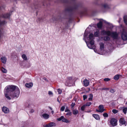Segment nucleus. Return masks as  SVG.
I'll list each match as a JSON object with an SVG mask.
<instances>
[{"label":"nucleus","instance_id":"1","mask_svg":"<svg viewBox=\"0 0 127 127\" xmlns=\"http://www.w3.org/2000/svg\"><path fill=\"white\" fill-rule=\"evenodd\" d=\"M62 2L66 6L64 10L63 11L62 13L57 16L53 17L50 19V21L53 22L54 21H61L63 19H65L69 13L74 9H77L80 6V5L76 3H72L71 0H62Z\"/></svg>","mask_w":127,"mask_h":127},{"label":"nucleus","instance_id":"2","mask_svg":"<svg viewBox=\"0 0 127 127\" xmlns=\"http://www.w3.org/2000/svg\"><path fill=\"white\" fill-rule=\"evenodd\" d=\"M10 92V96L13 98H17L20 94L19 88L16 86L11 85L5 88V92Z\"/></svg>","mask_w":127,"mask_h":127},{"label":"nucleus","instance_id":"3","mask_svg":"<svg viewBox=\"0 0 127 127\" xmlns=\"http://www.w3.org/2000/svg\"><path fill=\"white\" fill-rule=\"evenodd\" d=\"M94 36L92 33H91L89 35V37L87 38V41H85L87 46L90 49H94V51L96 52V50L95 49V46L94 45V41L93 40Z\"/></svg>","mask_w":127,"mask_h":127},{"label":"nucleus","instance_id":"4","mask_svg":"<svg viewBox=\"0 0 127 127\" xmlns=\"http://www.w3.org/2000/svg\"><path fill=\"white\" fill-rule=\"evenodd\" d=\"M117 120L115 118H111L110 120V125L111 126L114 127L116 126L117 125Z\"/></svg>","mask_w":127,"mask_h":127},{"label":"nucleus","instance_id":"5","mask_svg":"<svg viewBox=\"0 0 127 127\" xmlns=\"http://www.w3.org/2000/svg\"><path fill=\"white\" fill-rule=\"evenodd\" d=\"M122 38L124 40H127V33L123 29L121 34Z\"/></svg>","mask_w":127,"mask_h":127},{"label":"nucleus","instance_id":"6","mask_svg":"<svg viewBox=\"0 0 127 127\" xmlns=\"http://www.w3.org/2000/svg\"><path fill=\"white\" fill-rule=\"evenodd\" d=\"M4 6H3L2 7H0V10L4 8ZM6 23L5 21H1L0 20V26H2L4 25ZM2 29H0V37L1 36V35L2 34Z\"/></svg>","mask_w":127,"mask_h":127},{"label":"nucleus","instance_id":"7","mask_svg":"<svg viewBox=\"0 0 127 127\" xmlns=\"http://www.w3.org/2000/svg\"><path fill=\"white\" fill-rule=\"evenodd\" d=\"M57 120L59 121H60L62 120L63 122L67 123L69 122V121L67 119L64 118L63 116H61L60 118H58Z\"/></svg>","mask_w":127,"mask_h":127},{"label":"nucleus","instance_id":"8","mask_svg":"<svg viewBox=\"0 0 127 127\" xmlns=\"http://www.w3.org/2000/svg\"><path fill=\"white\" fill-rule=\"evenodd\" d=\"M101 33L103 35H107L108 36L111 35V32L109 31L103 30L101 31Z\"/></svg>","mask_w":127,"mask_h":127},{"label":"nucleus","instance_id":"9","mask_svg":"<svg viewBox=\"0 0 127 127\" xmlns=\"http://www.w3.org/2000/svg\"><path fill=\"white\" fill-rule=\"evenodd\" d=\"M119 122L120 123V126L125 124L126 123V121H125V119L123 117L120 118L119 120Z\"/></svg>","mask_w":127,"mask_h":127},{"label":"nucleus","instance_id":"10","mask_svg":"<svg viewBox=\"0 0 127 127\" xmlns=\"http://www.w3.org/2000/svg\"><path fill=\"white\" fill-rule=\"evenodd\" d=\"M10 15V13L2 14L0 15V17L5 18H9Z\"/></svg>","mask_w":127,"mask_h":127},{"label":"nucleus","instance_id":"11","mask_svg":"<svg viewBox=\"0 0 127 127\" xmlns=\"http://www.w3.org/2000/svg\"><path fill=\"white\" fill-rule=\"evenodd\" d=\"M112 37L114 39H117L118 37V34L116 32H111V35Z\"/></svg>","mask_w":127,"mask_h":127},{"label":"nucleus","instance_id":"12","mask_svg":"<svg viewBox=\"0 0 127 127\" xmlns=\"http://www.w3.org/2000/svg\"><path fill=\"white\" fill-rule=\"evenodd\" d=\"M72 79V77H68L67 78L66 80V82L65 84L66 85L67 84V86H68L70 82Z\"/></svg>","mask_w":127,"mask_h":127},{"label":"nucleus","instance_id":"13","mask_svg":"<svg viewBox=\"0 0 127 127\" xmlns=\"http://www.w3.org/2000/svg\"><path fill=\"white\" fill-rule=\"evenodd\" d=\"M4 93L5 94V97L8 99L10 100L11 99V98L10 96H9V94L10 95V92H5V90L4 91Z\"/></svg>","mask_w":127,"mask_h":127},{"label":"nucleus","instance_id":"14","mask_svg":"<svg viewBox=\"0 0 127 127\" xmlns=\"http://www.w3.org/2000/svg\"><path fill=\"white\" fill-rule=\"evenodd\" d=\"M101 5L102 7L105 9H107L109 8V6L106 3L101 4Z\"/></svg>","mask_w":127,"mask_h":127},{"label":"nucleus","instance_id":"15","mask_svg":"<svg viewBox=\"0 0 127 127\" xmlns=\"http://www.w3.org/2000/svg\"><path fill=\"white\" fill-rule=\"evenodd\" d=\"M2 110L5 113H8L9 112V109L7 108L3 107L2 108Z\"/></svg>","mask_w":127,"mask_h":127},{"label":"nucleus","instance_id":"16","mask_svg":"<svg viewBox=\"0 0 127 127\" xmlns=\"http://www.w3.org/2000/svg\"><path fill=\"white\" fill-rule=\"evenodd\" d=\"M83 83L85 87H87L89 85V82L86 79L83 81Z\"/></svg>","mask_w":127,"mask_h":127},{"label":"nucleus","instance_id":"17","mask_svg":"<svg viewBox=\"0 0 127 127\" xmlns=\"http://www.w3.org/2000/svg\"><path fill=\"white\" fill-rule=\"evenodd\" d=\"M41 116L42 117L45 119H47L49 118V115L46 113H44Z\"/></svg>","mask_w":127,"mask_h":127},{"label":"nucleus","instance_id":"18","mask_svg":"<svg viewBox=\"0 0 127 127\" xmlns=\"http://www.w3.org/2000/svg\"><path fill=\"white\" fill-rule=\"evenodd\" d=\"M7 59L5 57H2L1 58V62L4 64H6V62Z\"/></svg>","mask_w":127,"mask_h":127},{"label":"nucleus","instance_id":"19","mask_svg":"<svg viewBox=\"0 0 127 127\" xmlns=\"http://www.w3.org/2000/svg\"><path fill=\"white\" fill-rule=\"evenodd\" d=\"M33 83L32 82L27 83L25 84V86L26 87L29 88L32 87L33 86Z\"/></svg>","mask_w":127,"mask_h":127},{"label":"nucleus","instance_id":"20","mask_svg":"<svg viewBox=\"0 0 127 127\" xmlns=\"http://www.w3.org/2000/svg\"><path fill=\"white\" fill-rule=\"evenodd\" d=\"M100 45V49L101 50H103L104 47V44L102 42H100L99 43Z\"/></svg>","mask_w":127,"mask_h":127},{"label":"nucleus","instance_id":"21","mask_svg":"<svg viewBox=\"0 0 127 127\" xmlns=\"http://www.w3.org/2000/svg\"><path fill=\"white\" fill-rule=\"evenodd\" d=\"M93 116L94 117L96 120H99L100 118L99 115L97 114H93Z\"/></svg>","mask_w":127,"mask_h":127},{"label":"nucleus","instance_id":"22","mask_svg":"<svg viewBox=\"0 0 127 127\" xmlns=\"http://www.w3.org/2000/svg\"><path fill=\"white\" fill-rule=\"evenodd\" d=\"M98 108L99 110L102 111V113L105 110V109H104V106L102 105H100L98 106Z\"/></svg>","mask_w":127,"mask_h":127},{"label":"nucleus","instance_id":"23","mask_svg":"<svg viewBox=\"0 0 127 127\" xmlns=\"http://www.w3.org/2000/svg\"><path fill=\"white\" fill-rule=\"evenodd\" d=\"M49 126L50 127L55 126L56 125V124L54 122H51L49 123L48 124Z\"/></svg>","mask_w":127,"mask_h":127},{"label":"nucleus","instance_id":"24","mask_svg":"<svg viewBox=\"0 0 127 127\" xmlns=\"http://www.w3.org/2000/svg\"><path fill=\"white\" fill-rule=\"evenodd\" d=\"M103 40L107 41L110 40V38L108 36H105L103 37Z\"/></svg>","mask_w":127,"mask_h":127},{"label":"nucleus","instance_id":"25","mask_svg":"<svg viewBox=\"0 0 127 127\" xmlns=\"http://www.w3.org/2000/svg\"><path fill=\"white\" fill-rule=\"evenodd\" d=\"M97 25L98 28H101L102 26V22L101 21H100L99 23L97 24Z\"/></svg>","mask_w":127,"mask_h":127},{"label":"nucleus","instance_id":"26","mask_svg":"<svg viewBox=\"0 0 127 127\" xmlns=\"http://www.w3.org/2000/svg\"><path fill=\"white\" fill-rule=\"evenodd\" d=\"M120 75L118 74H117L114 77V79L116 80H118L119 78V76Z\"/></svg>","mask_w":127,"mask_h":127},{"label":"nucleus","instance_id":"27","mask_svg":"<svg viewBox=\"0 0 127 127\" xmlns=\"http://www.w3.org/2000/svg\"><path fill=\"white\" fill-rule=\"evenodd\" d=\"M124 20L125 24L127 25V16H125L124 17Z\"/></svg>","mask_w":127,"mask_h":127},{"label":"nucleus","instance_id":"28","mask_svg":"<svg viewBox=\"0 0 127 127\" xmlns=\"http://www.w3.org/2000/svg\"><path fill=\"white\" fill-rule=\"evenodd\" d=\"M123 107V111L125 114H126L127 113V107Z\"/></svg>","mask_w":127,"mask_h":127},{"label":"nucleus","instance_id":"29","mask_svg":"<svg viewBox=\"0 0 127 127\" xmlns=\"http://www.w3.org/2000/svg\"><path fill=\"white\" fill-rule=\"evenodd\" d=\"M78 112L77 109L74 110L73 111V113L74 115H76L78 114Z\"/></svg>","mask_w":127,"mask_h":127},{"label":"nucleus","instance_id":"30","mask_svg":"<svg viewBox=\"0 0 127 127\" xmlns=\"http://www.w3.org/2000/svg\"><path fill=\"white\" fill-rule=\"evenodd\" d=\"M2 72L3 73H6L7 72V70L3 67H2L1 69Z\"/></svg>","mask_w":127,"mask_h":127},{"label":"nucleus","instance_id":"31","mask_svg":"<svg viewBox=\"0 0 127 127\" xmlns=\"http://www.w3.org/2000/svg\"><path fill=\"white\" fill-rule=\"evenodd\" d=\"M99 31H96L94 33V35L95 36L97 37H98L99 36Z\"/></svg>","mask_w":127,"mask_h":127},{"label":"nucleus","instance_id":"32","mask_svg":"<svg viewBox=\"0 0 127 127\" xmlns=\"http://www.w3.org/2000/svg\"><path fill=\"white\" fill-rule=\"evenodd\" d=\"M89 97L88 99L89 100V101H91L93 98V95L92 94H90L89 95Z\"/></svg>","mask_w":127,"mask_h":127},{"label":"nucleus","instance_id":"33","mask_svg":"<svg viewBox=\"0 0 127 127\" xmlns=\"http://www.w3.org/2000/svg\"><path fill=\"white\" fill-rule=\"evenodd\" d=\"M22 58L25 60H26L27 59V57L25 54H23L22 55Z\"/></svg>","mask_w":127,"mask_h":127},{"label":"nucleus","instance_id":"34","mask_svg":"<svg viewBox=\"0 0 127 127\" xmlns=\"http://www.w3.org/2000/svg\"><path fill=\"white\" fill-rule=\"evenodd\" d=\"M32 9H34V8L35 9H36L37 8V5H34V6H32L31 7Z\"/></svg>","mask_w":127,"mask_h":127},{"label":"nucleus","instance_id":"35","mask_svg":"<svg viewBox=\"0 0 127 127\" xmlns=\"http://www.w3.org/2000/svg\"><path fill=\"white\" fill-rule=\"evenodd\" d=\"M103 115L104 117H107L108 115V114L106 113H105L103 114Z\"/></svg>","mask_w":127,"mask_h":127},{"label":"nucleus","instance_id":"36","mask_svg":"<svg viewBox=\"0 0 127 127\" xmlns=\"http://www.w3.org/2000/svg\"><path fill=\"white\" fill-rule=\"evenodd\" d=\"M68 112H67V113L66 114V115L67 116H71L72 115V113L70 112V111Z\"/></svg>","mask_w":127,"mask_h":127},{"label":"nucleus","instance_id":"37","mask_svg":"<svg viewBox=\"0 0 127 127\" xmlns=\"http://www.w3.org/2000/svg\"><path fill=\"white\" fill-rule=\"evenodd\" d=\"M92 104V103L90 102H87L85 104V105L87 106H89Z\"/></svg>","mask_w":127,"mask_h":127},{"label":"nucleus","instance_id":"38","mask_svg":"<svg viewBox=\"0 0 127 127\" xmlns=\"http://www.w3.org/2000/svg\"><path fill=\"white\" fill-rule=\"evenodd\" d=\"M58 92L59 94H61L62 92V90L60 89H58Z\"/></svg>","mask_w":127,"mask_h":127},{"label":"nucleus","instance_id":"39","mask_svg":"<svg viewBox=\"0 0 127 127\" xmlns=\"http://www.w3.org/2000/svg\"><path fill=\"white\" fill-rule=\"evenodd\" d=\"M112 112L114 113L115 114H116L118 112V111L117 110L115 109L113 110H112Z\"/></svg>","mask_w":127,"mask_h":127},{"label":"nucleus","instance_id":"40","mask_svg":"<svg viewBox=\"0 0 127 127\" xmlns=\"http://www.w3.org/2000/svg\"><path fill=\"white\" fill-rule=\"evenodd\" d=\"M86 105H83L81 107V109L82 111H84L86 107Z\"/></svg>","mask_w":127,"mask_h":127},{"label":"nucleus","instance_id":"41","mask_svg":"<svg viewBox=\"0 0 127 127\" xmlns=\"http://www.w3.org/2000/svg\"><path fill=\"white\" fill-rule=\"evenodd\" d=\"M70 111V110L69 109L68 107H66L65 110V112H67Z\"/></svg>","mask_w":127,"mask_h":127},{"label":"nucleus","instance_id":"42","mask_svg":"<svg viewBox=\"0 0 127 127\" xmlns=\"http://www.w3.org/2000/svg\"><path fill=\"white\" fill-rule=\"evenodd\" d=\"M65 108V107L64 106H63L61 107L60 110L62 111H64Z\"/></svg>","mask_w":127,"mask_h":127},{"label":"nucleus","instance_id":"43","mask_svg":"<svg viewBox=\"0 0 127 127\" xmlns=\"http://www.w3.org/2000/svg\"><path fill=\"white\" fill-rule=\"evenodd\" d=\"M75 103H73V102H72L71 105V108L72 109H73V107L75 106Z\"/></svg>","mask_w":127,"mask_h":127},{"label":"nucleus","instance_id":"44","mask_svg":"<svg viewBox=\"0 0 127 127\" xmlns=\"http://www.w3.org/2000/svg\"><path fill=\"white\" fill-rule=\"evenodd\" d=\"M87 9L86 8H84V10L81 12V13L82 14H84L85 13V12L86 11Z\"/></svg>","mask_w":127,"mask_h":127},{"label":"nucleus","instance_id":"45","mask_svg":"<svg viewBox=\"0 0 127 127\" xmlns=\"http://www.w3.org/2000/svg\"><path fill=\"white\" fill-rule=\"evenodd\" d=\"M110 79L108 78H105L104 79V80L106 81H108L110 80Z\"/></svg>","mask_w":127,"mask_h":127},{"label":"nucleus","instance_id":"46","mask_svg":"<svg viewBox=\"0 0 127 127\" xmlns=\"http://www.w3.org/2000/svg\"><path fill=\"white\" fill-rule=\"evenodd\" d=\"M83 100H85L87 98V96L86 95H84L83 96Z\"/></svg>","mask_w":127,"mask_h":127},{"label":"nucleus","instance_id":"47","mask_svg":"<svg viewBox=\"0 0 127 127\" xmlns=\"http://www.w3.org/2000/svg\"><path fill=\"white\" fill-rule=\"evenodd\" d=\"M115 92V91L114 90V89H111L110 91V92L112 93H113Z\"/></svg>","mask_w":127,"mask_h":127},{"label":"nucleus","instance_id":"48","mask_svg":"<svg viewBox=\"0 0 127 127\" xmlns=\"http://www.w3.org/2000/svg\"><path fill=\"white\" fill-rule=\"evenodd\" d=\"M102 90H109V89L108 88H103L101 89Z\"/></svg>","mask_w":127,"mask_h":127},{"label":"nucleus","instance_id":"49","mask_svg":"<svg viewBox=\"0 0 127 127\" xmlns=\"http://www.w3.org/2000/svg\"><path fill=\"white\" fill-rule=\"evenodd\" d=\"M48 94L49 95H52L53 94V93L52 92H51V91H49L48 92Z\"/></svg>","mask_w":127,"mask_h":127},{"label":"nucleus","instance_id":"50","mask_svg":"<svg viewBox=\"0 0 127 127\" xmlns=\"http://www.w3.org/2000/svg\"><path fill=\"white\" fill-rule=\"evenodd\" d=\"M96 111L97 112H98L102 113V111L100 110H99H99H98V109H96Z\"/></svg>","mask_w":127,"mask_h":127},{"label":"nucleus","instance_id":"51","mask_svg":"<svg viewBox=\"0 0 127 127\" xmlns=\"http://www.w3.org/2000/svg\"><path fill=\"white\" fill-rule=\"evenodd\" d=\"M34 112V110L32 109H31V110L30 112L31 113H33Z\"/></svg>","mask_w":127,"mask_h":127},{"label":"nucleus","instance_id":"52","mask_svg":"<svg viewBox=\"0 0 127 127\" xmlns=\"http://www.w3.org/2000/svg\"><path fill=\"white\" fill-rule=\"evenodd\" d=\"M44 127H49L48 125V124L45 125L43 126Z\"/></svg>","mask_w":127,"mask_h":127},{"label":"nucleus","instance_id":"53","mask_svg":"<svg viewBox=\"0 0 127 127\" xmlns=\"http://www.w3.org/2000/svg\"><path fill=\"white\" fill-rule=\"evenodd\" d=\"M101 20H103V21L106 24H108L109 23L107 22H106L105 21V20H103L102 19H100Z\"/></svg>","mask_w":127,"mask_h":127},{"label":"nucleus","instance_id":"54","mask_svg":"<svg viewBox=\"0 0 127 127\" xmlns=\"http://www.w3.org/2000/svg\"><path fill=\"white\" fill-rule=\"evenodd\" d=\"M49 108L51 110H52V108L50 107H49Z\"/></svg>","mask_w":127,"mask_h":127},{"label":"nucleus","instance_id":"55","mask_svg":"<svg viewBox=\"0 0 127 127\" xmlns=\"http://www.w3.org/2000/svg\"><path fill=\"white\" fill-rule=\"evenodd\" d=\"M51 113L52 114H53L54 113V111H51Z\"/></svg>","mask_w":127,"mask_h":127},{"label":"nucleus","instance_id":"56","mask_svg":"<svg viewBox=\"0 0 127 127\" xmlns=\"http://www.w3.org/2000/svg\"><path fill=\"white\" fill-rule=\"evenodd\" d=\"M57 101L60 103V101L59 100V98H57Z\"/></svg>","mask_w":127,"mask_h":127},{"label":"nucleus","instance_id":"57","mask_svg":"<svg viewBox=\"0 0 127 127\" xmlns=\"http://www.w3.org/2000/svg\"><path fill=\"white\" fill-rule=\"evenodd\" d=\"M41 18H39V21H41Z\"/></svg>","mask_w":127,"mask_h":127},{"label":"nucleus","instance_id":"58","mask_svg":"<svg viewBox=\"0 0 127 127\" xmlns=\"http://www.w3.org/2000/svg\"><path fill=\"white\" fill-rule=\"evenodd\" d=\"M86 31H85V36H86Z\"/></svg>","mask_w":127,"mask_h":127},{"label":"nucleus","instance_id":"59","mask_svg":"<svg viewBox=\"0 0 127 127\" xmlns=\"http://www.w3.org/2000/svg\"><path fill=\"white\" fill-rule=\"evenodd\" d=\"M36 15H37V12H36Z\"/></svg>","mask_w":127,"mask_h":127},{"label":"nucleus","instance_id":"60","mask_svg":"<svg viewBox=\"0 0 127 127\" xmlns=\"http://www.w3.org/2000/svg\"><path fill=\"white\" fill-rule=\"evenodd\" d=\"M45 79V80H47V79H46V78H45V79Z\"/></svg>","mask_w":127,"mask_h":127},{"label":"nucleus","instance_id":"61","mask_svg":"<svg viewBox=\"0 0 127 127\" xmlns=\"http://www.w3.org/2000/svg\"><path fill=\"white\" fill-rule=\"evenodd\" d=\"M21 127H24V126H22Z\"/></svg>","mask_w":127,"mask_h":127},{"label":"nucleus","instance_id":"62","mask_svg":"<svg viewBox=\"0 0 127 127\" xmlns=\"http://www.w3.org/2000/svg\"><path fill=\"white\" fill-rule=\"evenodd\" d=\"M29 2V1H28L27 2Z\"/></svg>","mask_w":127,"mask_h":127},{"label":"nucleus","instance_id":"63","mask_svg":"<svg viewBox=\"0 0 127 127\" xmlns=\"http://www.w3.org/2000/svg\"><path fill=\"white\" fill-rule=\"evenodd\" d=\"M126 104H127V102H126Z\"/></svg>","mask_w":127,"mask_h":127}]
</instances>
